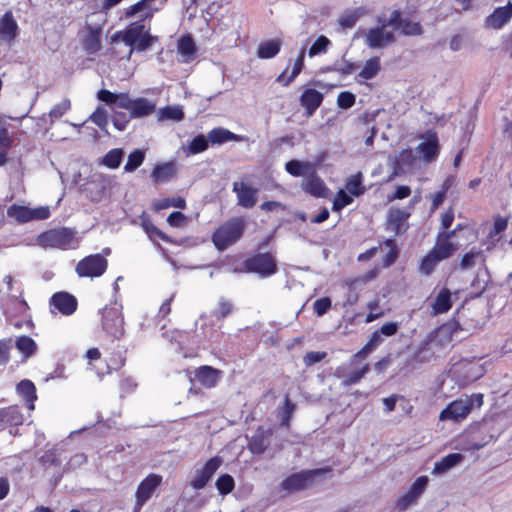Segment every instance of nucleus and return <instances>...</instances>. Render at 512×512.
Instances as JSON below:
<instances>
[{"label": "nucleus", "instance_id": "29", "mask_svg": "<svg viewBox=\"0 0 512 512\" xmlns=\"http://www.w3.org/2000/svg\"><path fill=\"white\" fill-rule=\"evenodd\" d=\"M355 367H356L355 370H353L352 372H350L346 375L342 374L343 367H338L336 369V376L339 378H343V381H342L343 386L348 387V386L358 383L362 378L365 377V375L370 370V366L368 363H364L360 367H358V365Z\"/></svg>", "mask_w": 512, "mask_h": 512}, {"label": "nucleus", "instance_id": "61", "mask_svg": "<svg viewBox=\"0 0 512 512\" xmlns=\"http://www.w3.org/2000/svg\"><path fill=\"white\" fill-rule=\"evenodd\" d=\"M314 312L318 316H323L331 308V300L328 297L317 299L314 302Z\"/></svg>", "mask_w": 512, "mask_h": 512}, {"label": "nucleus", "instance_id": "14", "mask_svg": "<svg viewBox=\"0 0 512 512\" xmlns=\"http://www.w3.org/2000/svg\"><path fill=\"white\" fill-rule=\"evenodd\" d=\"M428 481L427 476L418 477L413 482L410 489L397 500L396 507L400 511H404L411 505L416 504L420 496L424 493Z\"/></svg>", "mask_w": 512, "mask_h": 512}, {"label": "nucleus", "instance_id": "13", "mask_svg": "<svg viewBox=\"0 0 512 512\" xmlns=\"http://www.w3.org/2000/svg\"><path fill=\"white\" fill-rule=\"evenodd\" d=\"M471 412V400L461 397L449 403L445 409L440 412L441 421L451 420L454 422L463 421Z\"/></svg>", "mask_w": 512, "mask_h": 512}, {"label": "nucleus", "instance_id": "6", "mask_svg": "<svg viewBox=\"0 0 512 512\" xmlns=\"http://www.w3.org/2000/svg\"><path fill=\"white\" fill-rule=\"evenodd\" d=\"M105 21L102 13H93L87 18V34L83 45L89 54L96 53L101 48L102 24Z\"/></svg>", "mask_w": 512, "mask_h": 512}, {"label": "nucleus", "instance_id": "64", "mask_svg": "<svg viewBox=\"0 0 512 512\" xmlns=\"http://www.w3.org/2000/svg\"><path fill=\"white\" fill-rule=\"evenodd\" d=\"M443 187L444 188L442 191H439L432 196V206H431L432 212L435 211L445 200L446 191L449 188V184L447 183V181L444 182Z\"/></svg>", "mask_w": 512, "mask_h": 512}, {"label": "nucleus", "instance_id": "45", "mask_svg": "<svg viewBox=\"0 0 512 512\" xmlns=\"http://www.w3.org/2000/svg\"><path fill=\"white\" fill-rule=\"evenodd\" d=\"M16 348L21 353H23L25 357H29L32 354H34V352L36 351L37 345L32 338H30L29 336L23 335V336H20L17 338Z\"/></svg>", "mask_w": 512, "mask_h": 512}, {"label": "nucleus", "instance_id": "35", "mask_svg": "<svg viewBox=\"0 0 512 512\" xmlns=\"http://www.w3.org/2000/svg\"><path fill=\"white\" fill-rule=\"evenodd\" d=\"M113 179L111 176L103 175V174H95L91 181V184L99 186V190L97 192L91 191V199L93 201H100L106 194L107 189H109L112 185Z\"/></svg>", "mask_w": 512, "mask_h": 512}, {"label": "nucleus", "instance_id": "19", "mask_svg": "<svg viewBox=\"0 0 512 512\" xmlns=\"http://www.w3.org/2000/svg\"><path fill=\"white\" fill-rule=\"evenodd\" d=\"M50 306L52 313L56 309L64 315H71L77 308V300L67 292H57L51 297Z\"/></svg>", "mask_w": 512, "mask_h": 512}, {"label": "nucleus", "instance_id": "21", "mask_svg": "<svg viewBox=\"0 0 512 512\" xmlns=\"http://www.w3.org/2000/svg\"><path fill=\"white\" fill-rule=\"evenodd\" d=\"M512 19V3L506 6L497 7L485 19V25L488 28L499 30Z\"/></svg>", "mask_w": 512, "mask_h": 512}, {"label": "nucleus", "instance_id": "58", "mask_svg": "<svg viewBox=\"0 0 512 512\" xmlns=\"http://www.w3.org/2000/svg\"><path fill=\"white\" fill-rule=\"evenodd\" d=\"M13 145V137L6 123L0 121V150H8Z\"/></svg>", "mask_w": 512, "mask_h": 512}, {"label": "nucleus", "instance_id": "20", "mask_svg": "<svg viewBox=\"0 0 512 512\" xmlns=\"http://www.w3.org/2000/svg\"><path fill=\"white\" fill-rule=\"evenodd\" d=\"M233 192L236 193L237 203L244 208H252L258 199V190L244 182H234Z\"/></svg>", "mask_w": 512, "mask_h": 512}, {"label": "nucleus", "instance_id": "4", "mask_svg": "<svg viewBox=\"0 0 512 512\" xmlns=\"http://www.w3.org/2000/svg\"><path fill=\"white\" fill-rule=\"evenodd\" d=\"M329 468H319L293 473L286 477L280 484L281 489L287 493H294L310 487L317 478L330 473Z\"/></svg>", "mask_w": 512, "mask_h": 512}, {"label": "nucleus", "instance_id": "31", "mask_svg": "<svg viewBox=\"0 0 512 512\" xmlns=\"http://www.w3.org/2000/svg\"><path fill=\"white\" fill-rule=\"evenodd\" d=\"M458 249V245L453 241H448L447 237L436 236V242L434 246L431 248L437 256L441 257L444 261L450 258Z\"/></svg>", "mask_w": 512, "mask_h": 512}, {"label": "nucleus", "instance_id": "12", "mask_svg": "<svg viewBox=\"0 0 512 512\" xmlns=\"http://www.w3.org/2000/svg\"><path fill=\"white\" fill-rule=\"evenodd\" d=\"M456 331V325L454 323H445L437 328L433 334H431L429 341L421 346V348L416 353V358L423 362V359H420V355L430 349L431 346L436 347H444L448 345L452 341V337L454 332Z\"/></svg>", "mask_w": 512, "mask_h": 512}, {"label": "nucleus", "instance_id": "25", "mask_svg": "<svg viewBox=\"0 0 512 512\" xmlns=\"http://www.w3.org/2000/svg\"><path fill=\"white\" fill-rule=\"evenodd\" d=\"M24 421V417L17 406H9L0 409V430L7 426H18Z\"/></svg>", "mask_w": 512, "mask_h": 512}, {"label": "nucleus", "instance_id": "9", "mask_svg": "<svg viewBox=\"0 0 512 512\" xmlns=\"http://www.w3.org/2000/svg\"><path fill=\"white\" fill-rule=\"evenodd\" d=\"M7 215L19 223H26L33 220L47 219L50 216V210L47 206L29 208L14 204L7 209Z\"/></svg>", "mask_w": 512, "mask_h": 512}, {"label": "nucleus", "instance_id": "26", "mask_svg": "<svg viewBox=\"0 0 512 512\" xmlns=\"http://www.w3.org/2000/svg\"><path fill=\"white\" fill-rule=\"evenodd\" d=\"M388 25L396 26L401 29L404 35H420L422 33L421 26L417 22L403 21L400 19V13L395 10L388 19Z\"/></svg>", "mask_w": 512, "mask_h": 512}, {"label": "nucleus", "instance_id": "51", "mask_svg": "<svg viewBox=\"0 0 512 512\" xmlns=\"http://www.w3.org/2000/svg\"><path fill=\"white\" fill-rule=\"evenodd\" d=\"M361 15L362 13L360 9H354L341 15L338 19V23L342 28H352Z\"/></svg>", "mask_w": 512, "mask_h": 512}, {"label": "nucleus", "instance_id": "57", "mask_svg": "<svg viewBox=\"0 0 512 512\" xmlns=\"http://www.w3.org/2000/svg\"><path fill=\"white\" fill-rule=\"evenodd\" d=\"M352 201L353 198L351 196H349L344 190H340L337 192L333 201V210L340 211L344 207L350 205Z\"/></svg>", "mask_w": 512, "mask_h": 512}, {"label": "nucleus", "instance_id": "2", "mask_svg": "<svg viewBox=\"0 0 512 512\" xmlns=\"http://www.w3.org/2000/svg\"><path fill=\"white\" fill-rule=\"evenodd\" d=\"M118 39H121L126 45L132 48L130 53H132L133 50L139 52L145 51L156 40L155 37L148 33L144 24L140 22L132 23L124 31L116 32L112 36V41Z\"/></svg>", "mask_w": 512, "mask_h": 512}, {"label": "nucleus", "instance_id": "49", "mask_svg": "<svg viewBox=\"0 0 512 512\" xmlns=\"http://www.w3.org/2000/svg\"><path fill=\"white\" fill-rule=\"evenodd\" d=\"M215 485L220 494L227 495L233 491L235 482L231 475L223 474L216 480Z\"/></svg>", "mask_w": 512, "mask_h": 512}, {"label": "nucleus", "instance_id": "50", "mask_svg": "<svg viewBox=\"0 0 512 512\" xmlns=\"http://www.w3.org/2000/svg\"><path fill=\"white\" fill-rule=\"evenodd\" d=\"M330 45L331 41L326 36H319L308 50L309 57L312 58L316 55L326 53Z\"/></svg>", "mask_w": 512, "mask_h": 512}, {"label": "nucleus", "instance_id": "24", "mask_svg": "<svg viewBox=\"0 0 512 512\" xmlns=\"http://www.w3.org/2000/svg\"><path fill=\"white\" fill-rule=\"evenodd\" d=\"M323 101V94L316 89H305L300 97V103L305 108L307 116L313 115Z\"/></svg>", "mask_w": 512, "mask_h": 512}, {"label": "nucleus", "instance_id": "62", "mask_svg": "<svg viewBox=\"0 0 512 512\" xmlns=\"http://www.w3.org/2000/svg\"><path fill=\"white\" fill-rule=\"evenodd\" d=\"M378 306L379 305L377 300L371 301L367 304V308L370 310V313L366 317V323H370L384 315L382 310H378Z\"/></svg>", "mask_w": 512, "mask_h": 512}, {"label": "nucleus", "instance_id": "52", "mask_svg": "<svg viewBox=\"0 0 512 512\" xmlns=\"http://www.w3.org/2000/svg\"><path fill=\"white\" fill-rule=\"evenodd\" d=\"M346 189L354 196L362 195L365 192V188L362 186V174L353 175L346 183Z\"/></svg>", "mask_w": 512, "mask_h": 512}, {"label": "nucleus", "instance_id": "37", "mask_svg": "<svg viewBox=\"0 0 512 512\" xmlns=\"http://www.w3.org/2000/svg\"><path fill=\"white\" fill-rule=\"evenodd\" d=\"M451 307V292L447 288H442L433 302V311L435 314H443L450 310Z\"/></svg>", "mask_w": 512, "mask_h": 512}, {"label": "nucleus", "instance_id": "22", "mask_svg": "<svg viewBox=\"0 0 512 512\" xmlns=\"http://www.w3.org/2000/svg\"><path fill=\"white\" fill-rule=\"evenodd\" d=\"M301 188L306 193L319 198L327 197L329 193V189L317 175L316 170L302 180Z\"/></svg>", "mask_w": 512, "mask_h": 512}, {"label": "nucleus", "instance_id": "42", "mask_svg": "<svg viewBox=\"0 0 512 512\" xmlns=\"http://www.w3.org/2000/svg\"><path fill=\"white\" fill-rule=\"evenodd\" d=\"M443 261L441 257L437 256L433 251H429L422 259L420 266H419V272L423 275H430L435 267Z\"/></svg>", "mask_w": 512, "mask_h": 512}, {"label": "nucleus", "instance_id": "15", "mask_svg": "<svg viewBox=\"0 0 512 512\" xmlns=\"http://www.w3.org/2000/svg\"><path fill=\"white\" fill-rule=\"evenodd\" d=\"M410 214L409 210L391 207L386 217L385 229L392 232L394 236L406 232Z\"/></svg>", "mask_w": 512, "mask_h": 512}, {"label": "nucleus", "instance_id": "59", "mask_svg": "<svg viewBox=\"0 0 512 512\" xmlns=\"http://www.w3.org/2000/svg\"><path fill=\"white\" fill-rule=\"evenodd\" d=\"M480 255H481V252L479 250H475V249H472L468 253H465L460 262L461 269L466 270V269L472 268L476 263V259Z\"/></svg>", "mask_w": 512, "mask_h": 512}, {"label": "nucleus", "instance_id": "40", "mask_svg": "<svg viewBox=\"0 0 512 512\" xmlns=\"http://www.w3.org/2000/svg\"><path fill=\"white\" fill-rule=\"evenodd\" d=\"M207 138L211 144L220 145L227 141L237 140L238 136L225 128L218 127L209 131Z\"/></svg>", "mask_w": 512, "mask_h": 512}, {"label": "nucleus", "instance_id": "39", "mask_svg": "<svg viewBox=\"0 0 512 512\" xmlns=\"http://www.w3.org/2000/svg\"><path fill=\"white\" fill-rule=\"evenodd\" d=\"M17 392L24 398L30 410L34 409V401L36 400V388L30 380H22L18 383Z\"/></svg>", "mask_w": 512, "mask_h": 512}, {"label": "nucleus", "instance_id": "53", "mask_svg": "<svg viewBox=\"0 0 512 512\" xmlns=\"http://www.w3.org/2000/svg\"><path fill=\"white\" fill-rule=\"evenodd\" d=\"M161 119H171L180 121L184 117L183 110L178 106H168L160 110L159 112Z\"/></svg>", "mask_w": 512, "mask_h": 512}, {"label": "nucleus", "instance_id": "11", "mask_svg": "<svg viewBox=\"0 0 512 512\" xmlns=\"http://www.w3.org/2000/svg\"><path fill=\"white\" fill-rule=\"evenodd\" d=\"M162 483V476L151 473L144 478L137 487L135 493L134 512H139L142 506L152 497L156 489Z\"/></svg>", "mask_w": 512, "mask_h": 512}, {"label": "nucleus", "instance_id": "33", "mask_svg": "<svg viewBox=\"0 0 512 512\" xmlns=\"http://www.w3.org/2000/svg\"><path fill=\"white\" fill-rule=\"evenodd\" d=\"M154 0H140L134 5L130 6L126 12V17H135L139 16L141 18L152 17L154 14V9L151 7V4Z\"/></svg>", "mask_w": 512, "mask_h": 512}, {"label": "nucleus", "instance_id": "43", "mask_svg": "<svg viewBox=\"0 0 512 512\" xmlns=\"http://www.w3.org/2000/svg\"><path fill=\"white\" fill-rule=\"evenodd\" d=\"M208 142V138L204 135H197L188 143L185 153L187 155L202 153L208 148Z\"/></svg>", "mask_w": 512, "mask_h": 512}, {"label": "nucleus", "instance_id": "16", "mask_svg": "<svg viewBox=\"0 0 512 512\" xmlns=\"http://www.w3.org/2000/svg\"><path fill=\"white\" fill-rule=\"evenodd\" d=\"M222 462V458L218 456L209 459L201 469L197 470L195 477L191 481V486L197 490L204 488L219 469Z\"/></svg>", "mask_w": 512, "mask_h": 512}, {"label": "nucleus", "instance_id": "17", "mask_svg": "<svg viewBox=\"0 0 512 512\" xmlns=\"http://www.w3.org/2000/svg\"><path fill=\"white\" fill-rule=\"evenodd\" d=\"M423 141L418 144L416 151L425 162L434 161L439 154L438 137L433 132H427L421 137Z\"/></svg>", "mask_w": 512, "mask_h": 512}, {"label": "nucleus", "instance_id": "48", "mask_svg": "<svg viewBox=\"0 0 512 512\" xmlns=\"http://www.w3.org/2000/svg\"><path fill=\"white\" fill-rule=\"evenodd\" d=\"M70 108L71 102L69 99H63L59 103L55 104L48 114L51 123H54L56 120L60 119L66 112L70 110Z\"/></svg>", "mask_w": 512, "mask_h": 512}, {"label": "nucleus", "instance_id": "44", "mask_svg": "<svg viewBox=\"0 0 512 512\" xmlns=\"http://www.w3.org/2000/svg\"><path fill=\"white\" fill-rule=\"evenodd\" d=\"M380 71V60L378 57H373L368 59L361 72L359 73V77L369 80L374 78L378 72Z\"/></svg>", "mask_w": 512, "mask_h": 512}, {"label": "nucleus", "instance_id": "3", "mask_svg": "<svg viewBox=\"0 0 512 512\" xmlns=\"http://www.w3.org/2000/svg\"><path fill=\"white\" fill-rule=\"evenodd\" d=\"M102 329L113 339H120L124 335V318L122 306L117 302L106 305L101 311Z\"/></svg>", "mask_w": 512, "mask_h": 512}, {"label": "nucleus", "instance_id": "46", "mask_svg": "<svg viewBox=\"0 0 512 512\" xmlns=\"http://www.w3.org/2000/svg\"><path fill=\"white\" fill-rule=\"evenodd\" d=\"M145 159V153L142 150H134L128 156L127 163L124 166L125 172H133L140 167Z\"/></svg>", "mask_w": 512, "mask_h": 512}, {"label": "nucleus", "instance_id": "30", "mask_svg": "<svg viewBox=\"0 0 512 512\" xmlns=\"http://www.w3.org/2000/svg\"><path fill=\"white\" fill-rule=\"evenodd\" d=\"M464 457L460 453H451L434 464L432 474L442 475L459 465Z\"/></svg>", "mask_w": 512, "mask_h": 512}, {"label": "nucleus", "instance_id": "60", "mask_svg": "<svg viewBox=\"0 0 512 512\" xmlns=\"http://www.w3.org/2000/svg\"><path fill=\"white\" fill-rule=\"evenodd\" d=\"M355 95L351 92H341L337 97V105L342 109H349L355 104Z\"/></svg>", "mask_w": 512, "mask_h": 512}, {"label": "nucleus", "instance_id": "55", "mask_svg": "<svg viewBox=\"0 0 512 512\" xmlns=\"http://www.w3.org/2000/svg\"><path fill=\"white\" fill-rule=\"evenodd\" d=\"M141 226L151 240H153L155 237H159L164 241L168 240V237L149 220L143 219Z\"/></svg>", "mask_w": 512, "mask_h": 512}, {"label": "nucleus", "instance_id": "54", "mask_svg": "<svg viewBox=\"0 0 512 512\" xmlns=\"http://www.w3.org/2000/svg\"><path fill=\"white\" fill-rule=\"evenodd\" d=\"M89 119L102 130H105L108 125L107 111L100 106L91 114Z\"/></svg>", "mask_w": 512, "mask_h": 512}, {"label": "nucleus", "instance_id": "63", "mask_svg": "<svg viewBox=\"0 0 512 512\" xmlns=\"http://www.w3.org/2000/svg\"><path fill=\"white\" fill-rule=\"evenodd\" d=\"M326 357V352L310 351L303 357L306 366L314 365Z\"/></svg>", "mask_w": 512, "mask_h": 512}, {"label": "nucleus", "instance_id": "23", "mask_svg": "<svg viewBox=\"0 0 512 512\" xmlns=\"http://www.w3.org/2000/svg\"><path fill=\"white\" fill-rule=\"evenodd\" d=\"M18 24L11 11L0 18V41L11 43L17 36Z\"/></svg>", "mask_w": 512, "mask_h": 512}, {"label": "nucleus", "instance_id": "41", "mask_svg": "<svg viewBox=\"0 0 512 512\" xmlns=\"http://www.w3.org/2000/svg\"><path fill=\"white\" fill-rule=\"evenodd\" d=\"M178 52L183 62L191 61L196 53L195 44L190 36H183L178 41Z\"/></svg>", "mask_w": 512, "mask_h": 512}, {"label": "nucleus", "instance_id": "32", "mask_svg": "<svg viewBox=\"0 0 512 512\" xmlns=\"http://www.w3.org/2000/svg\"><path fill=\"white\" fill-rule=\"evenodd\" d=\"M306 48L302 47L299 51V54L294 62L292 72L289 77L284 78V75L287 71V69L280 74L276 81L282 83L284 86L290 85L294 81V79L301 73L303 67H304V58H305Z\"/></svg>", "mask_w": 512, "mask_h": 512}, {"label": "nucleus", "instance_id": "56", "mask_svg": "<svg viewBox=\"0 0 512 512\" xmlns=\"http://www.w3.org/2000/svg\"><path fill=\"white\" fill-rule=\"evenodd\" d=\"M249 449L254 454H261L266 449L263 432L258 431L250 440Z\"/></svg>", "mask_w": 512, "mask_h": 512}, {"label": "nucleus", "instance_id": "10", "mask_svg": "<svg viewBox=\"0 0 512 512\" xmlns=\"http://www.w3.org/2000/svg\"><path fill=\"white\" fill-rule=\"evenodd\" d=\"M388 21L381 26L367 30L364 36L365 44L371 49H384L395 41L393 31L387 29Z\"/></svg>", "mask_w": 512, "mask_h": 512}, {"label": "nucleus", "instance_id": "1", "mask_svg": "<svg viewBox=\"0 0 512 512\" xmlns=\"http://www.w3.org/2000/svg\"><path fill=\"white\" fill-rule=\"evenodd\" d=\"M37 244L43 248L69 250L76 249L79 241L76 231L68 227L47 230L37 237Z\"/></svg>", "mask_w": 512, "mask_h": 512}, {"label": "nucleus", "instance_id": "28", "mask_svg": "<svg viewBox=\"0 0 512 512\" xmlns=\"http://www.w3.org/2000/svg\"><path fill=\"white\" fill-rule=\"evenodd\" d=\"M287 173L294 177H304L313 173L316 170V165L310 161L290 160L285 164Z\"/></svg>", "mask_w": 512, "mask_h": 512}, {"label": "nucleus", "instance_id": "38", "mask_svg": "<svg viewBox=\"0 0 512 512\" xmlns=\"http://www.w3.org/2000/svg\"><path fill=\"white\" fill-rule=\"evenodd\" d=\"M155 104L145 98L134 99L130 109L132 117H143L153 113Z\"/></svg>", "mask_w": 512, "mask_h": 512}, {"label": "nucleus", "instance_id": "18", "mask_svg": "<svg viewBox=\"0 0 512 512\" xmlns=\"http://www.w3.org/2000/svg\"><path fill=\"white\" fill-rule=\"evenodd\" d=\"M415 162L416 156L411 149H404L397 155L389 157V165L393 169L392 176H398L406 170L413 168Z\"/></svg>", "mask_w": 512, "mask_h": 512}, {"label": "nucleus", "instance_id": "34", "mask_svg": "<svg viewBox=\"0 0 512 512\" xmlns=\"http://www.w3.org/2000/svg\"><path fill=\"white\" fill-rule=\"evenodd\" d=\"M282 41L271 39L260 43L257 49V56L261 59H270L275 57L281 50Z\"/></svg>", "mask_w": 512, "mask_h": 512}, {"label": "nucleus", "instance_id": "47", "mask_svg": "<svg viewBox=\"0 0 512 512\" xmlns=\"http://www.w3.org/2000/svg\"><path fill=\"white\" fill-rule=\"evenodd\" d=\"M122 158L123 151L121 149H112L105 154L102 164L108 168L116 169L120 166Z\"/></svg>", "mask_w": 512, "mask_h": 512}, {"label": "nucleus", "instance_id": "7", "mask_svg": "<svg viewBox=\"0 0 512 512\" xmlns=\"http://www.w3.org/2000/svg\"><path fill=\"white\" fill-rule=\"evenodd\" d=\"M107 259L101 254H92L80 260L75 268L79 277H100L107 269Z\"/></svg>", "mask_w": 512, "mask_h": 512}, {"label": "nucleus", "instance_id": "5", "mask_svg": "<svg viewBox=\"0 0 512 512\" xmlns=\"http://www.w3.org/2000/svg\"><path fill=\"white\" fill-rule=\"evenodd\" d=\"M243 230L244 221L242 219H231L214 232L212 236L213 243L218 250L223 251L240 239Z\"/></svg>", "mask_w": 512, "mask_h": 512}, {"label": "nucleus", "instance_id": "8", "mask_svg": "<svg viewBox=\"0 0 512 512\" xmlns=\"http://www.w3.org/2000/svg\"><path fill=\"white\" fill-rule=\"evenodd\" d=\"M247 272L256 273L262 278L274 275L277 272V264L274 257L268 253H259L244 263Z\"/></svg>", "mask_w": 512, "mask_h": 512}, {"label": "nucleus", "instance_id": "36", "mask_svg": "<svg viewBox=\"0 0 512 512\" xmlns=\"http://www.w3.org/2000/svg\"><path fill=\"white\" fill-rule=\"evenodd\" d=\"M175 174V164L167 162L156 166L151 173V177L155 182H168Z\"/></svg>", "mask_w": 512, "mask_h": 512}, {"label": "nucleus", "instance_id": "27", "mask_svg": "<svg viewBox=\"0 0 512 512\" xmlns=\"http://www.w3.org/2000/svg\"><path fill=\"white\" fill-rule=\"evenodd\" d=\"M221 373L218 369L204 365L196 370L195 377L203 386L212 388L218 383Z\"/></svg>", "mask_w": 512, "mask_h": 512}]
</instances>
